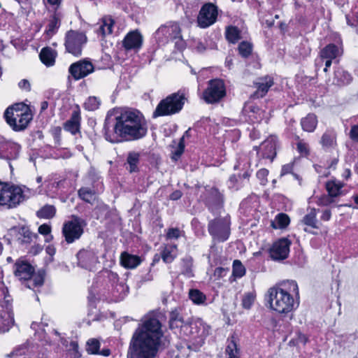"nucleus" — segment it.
Here are the masks:
<instances>
[{"mask_svg": "<svg viewBox=\"0 0 358 358\" xmlns=\"http://www.w3.org/2000/svg\"><path fill=\"white\" fill-rule=\"evenodd\" d=\"M105 139L111 143L136 141L148 132V121L142 112L132 108H122L110 122L104 123Z\"/></svg>", "mask_w": 358, "mask_h": 358, "instance_id": "nucleus-1", "label": "nucleus"}, {"mask_svg": "<svg viewBox=\"0 0 358 358\" xmlns=\"http://www.w3.org/2000/svg\"><path fill=\"white\" fill-rule=\"evenodd\" d=\"M160 321L154 317L145 320L133 333L127 358H155L164 336Z\"/></svg>", "mask_w": 358, "mask_h": 358, "instance_id": "nucleus-2", "label": "nucleus"}, {"mask_svg": "<svg viewBox=\"0 0 358 358\" xmlns=\"http://www.w3.org/2000/svg\"><path fill=\"white\" fill-rule=\"evenodd\" d=\"M268 301L270 308L279 314L292 313L299 304V290L296 281L287 280L279 286L268 289Z\"/></svg>", "mask_w": 358, "mask_h": 358, "instance_id": "nucleus-3", "label": "nucleus"}, {"mask_svg": "<svg viewBox=\"0 0 358 358\" xmlns=\"http://www.w3.org/2000/svg\"><path fill=\"white\" fill-rule=\"evenodd\" d=\"M33 117L30 106L24 102L15 103L8 106L3 113L6 122L17 132L26 129Z\"/></svg>", "mask_w": 358, "mask_h": 358, "instance_id": "nucleus-4", "label": "nucleus"}, {"mask_svg": "<svg viewBox=\"0 0 358 358\" xmlns=\"http://www.w3.org/2000/svg\"><path fill=\"white\" fill-rule=\"evenodd\" d=\"M188 96L185 90H179L162 99L157 105L152 117L171 116L179 113L184 108Z\"/></svg>", "mask_w": 358, "mask_h": 358, "instance_id": "nucleus-5", "label": "nucleus"}, {"mask_svg": "<svg viewBox=\"0 0 358 358\" xmlns=\"http://www.w3.org/2000/svg\"><path fill=\"white\" fill-rule=\"evenodd\" d=\"M24 199V191L20 186L0 180V206L14 208Z\"/></svg>", "mask_w": 358, "mask_h": 358, "instance_id": "nucleus-6", "label": "nucleus"}, {"mask_svg": "<svg viewBox=\"0 0 358 358\" xmlns=\"http://www.w3.org/2000/svg\"><path fill=\"white\" fill-rule=\"evenodd\" d=\"M87 41V36L85 31L73 29L67 31L65 34L64 43L66 52L75 57H80Z\"/></svg>", "mask_w": 358, "mask_h": 358, "instance_id": "nucleus-7", "label": "nucleus"}, {"mask_svg": "<svg viewBox=\"0 0 358 358\" xmlns=\"http://www.w3.org/2000/svg\"><path fill=\"white\" fill-rule=\"evenodd\" d=\"M85 220L77 215H72L70 220L65 221L62 225V234L67 244L78 241L84 234Z\"/></svg>", "mask_w": 358, "mask_h": 358, "instance_id": "nucleus-8", "label": "nucleus"}, {"mask_svg": "<svg viewBox=\"0 0 358 358\" xmlns=\"http://www.w3.org/2000/svg\"><path fill=\"white\" fill-rule=\"evenodd\" d=\"M230 225L229 217H217L208 222V231L214 241L223 243L229 238L231 234Z\"/></svg>", "mask_w": 358, "mask_h": 358, "instance_id": "nucleus-9", "label": "nucleus"}, {"mask_svg": "<svg viewBox=\"0 0 358 358\" xmlns=\"http://www.w3.org/2000/svg\"><path fill=\"white\" fill-rule=\"evenodd\" d=\"M227 95L224 81L221 78L208 80L207 87L202 93V99L208 104L219 103Z\"/></svg>", "mask_w": 358, "mask_h": 358, "instance_id": "nucleus-10", "label": "nucleus"}, {"mask_svg": "<svg viewBox=\"0 0 358 358\" xmlns=\"http://www.w3.org/2000/svg\"><path fill=\"white\" fill-rule=\"evenodd\" d=\"M218 7L215 3L207 2L202 5L197 17V26L201 29H206L214 24L218 17Z\"/></svg>", "mask_w": 358, "mask_h": 358, "instance_id": "nucleus-11", "label": "nucleus"}, {"mask_svg": "<svg viewBox=\"0 0 358 358\" xmlns=\"http://www.w3.org/2000/svg\"><path fill=\"white\" fill-rule=\"evenodd\" d=\"M190 326L191 319L185 320L181 307H176L169 312V327L171 330L187 336V331Z\"/></svg>", "mask_w": 358, "mask_h": 358, "instance_id": "nucleus-12", "label": "nucleus"}, {"mask_svg": "<svg viewBox=\"0 0 358 358\" xmlns=\"http://www.w3.org/2000/svg\"><path fill=\"white\" fill-rule=\"evenodd\" d=\"M292 241L287 237H282L275 241L270 248L268 254L273 261H282L289 257Z\"/></svg>", "mask_w": 358, "mask_h": 358, "instance_id": "nucleus-13", "label": "nucleus"}, {"mask_svg": "<svg viewBox=\"0 0 358 358\" xmlns=\"http://www.w3.org/2000/svg\"><path fill=\"white\" fill-rule=\"evenodd\" d=\"M94 71V66L89 58H84L72 63L69 73L75 80L83 79Z\"/></svg>", "mask_w": 358, "mask_h": 358, "instance_id": "nucleus-14", "label": "nucleus"}, {"mask_svg": "<svg viewBox=\"0 0 358 358\" xmlns=\"http://www.w3.org/2000/svg\"><path fill=\"white\" fill-rule=\"evenodd\" d=\"M206 191L207 194L203 202L208 210L214 213L215 211L222 208L224 202V195L220 192L218 188L212 187L209 189H206Z\"/></svg>", "mask_w": 358, "mask_h": 358, "instance_id": "nucleus-15", "label": "nucleus"}, {"mask_svg": "<svg viewBox=\"0 0 358 358\" xmlns=\"http://www.w3.org/2000/svg\"><path fill=\"white\" fill-rule=\"evenodd\" d=\"M35 268L27 260L18 259L13 266V273L23 284L31 280L34 274Z\"/></svg>", "mask_w": 358, "mask_h": 358, "instance_id": "nucleus-16", "label": "nucleus"}, {"mask_svg": "<svg viewBox=\"0 0 358 358\" xmlns=\"http://www.w3.org/2000/svg\"><path fill=\"white\" fill-rule=\"evenodd\" d=\"M20 148L19 144L0 136V159L8 162L16 159L19 156Z\"/></svg>", "mask_w": 358, "mask_h": 358, "instance_id": "nucleus-17", "label": "nucleus"}, {"mask_svg": "<svg viewBox=\"0 0 358 358\" xmlns=\"http://www.w3.org/2000/svg\"><path fill=\"white\" fill-rule=\"evenodd\" d=\"M81 111L79 105L76 104L71 113V117L63 124L64 131L76 136L81 133Z\"/></svg>", "mask_w": 358, "mask_h": 358, "instance_id": "nucleus-18", "label": "nucleus"}, {"mask_svg": "<svg viewBox=\"0 0 358 358\" xmlns=\"http://www.w3.org/2000/svg\"><path fill=\"white\" fill-rule=\"evenodd\" d=\"M210 329V326L201 318H198L194 322L191 319V326L187 331V336L199 338L201 346L204 343V340L209 335Z\"/></svg>", "mask_w": 358, "mask_h": 358, "instance_id": "nucleus-19", "label": "nucleus"}, {"mask_svg": "<svg viewBox=\"0 0 358 358\" xmlns=\"http://www.w3.org/2000/svg\"><path fill=\"white\" fill-rule=\"evenodd\" d=\"M143 38L138 29L129 31L124 37L122 45L126 51H138L143 46Z\"/></svg>", "mask_w": 358, "mask_h": 358, "instance_id": "nucleus-20", "label": "nucleus"}, {"mask_svg": "<svg viewBox=\"0 0 358 358\" xmlns=\"http://www.w3.org/2000/svg\"><path fill=\"white\" fill-rule=\"evenodd\" d=\"M274 85V78L270 75H266L257 78L253 83L256 90L252 94L254 98H263L268 93L270 88Z\"/></svg>", "mask_w": 358, "mask_h": 358, "instance_id": "nucleus-21", "label": "nucleus"}, {"mask_svg": "<svg viewBox=\"0 0 358 358\" xmlns=\"http://www.w3.org/2000/svg\"><path fill=\"white\" fill-rule=\"evenodd\" d=\"M157 34H162L167 41H173L181 38V29L178 22H169L162 25L157 31Z\"/></svg>", "mask_w": 358, "mask_h": 358, "instance_id": "nucleus-22", "label": "nucleus"}, {"mask_svg": "<svg viewBox=\"0 0 358 358\" xmlns=\"http://www.w3.org/2000/svg\"><path fill=\"white\" fill-rule=\"evenodd\" d=\"M278 143V136L270 135L262 143V158L273 162L277 155L276 148Z\"/></svg>", "mask_w": 358, "mask_h": 358, "instance_id": "nucleus-23", "label": "nucleus"}, {"mask_svg": "<svg viewBox=\"0 0 358 358\" xmlns=\"http://www.w3.org/2000/svg\"><path fill=\"white\" fill-rule=\"evenodd\" d=\"M245 120L250 124L259 123L263 119L264 111L255 103H246L243 109Z\"/></svg>", "mask_w": 358, "mask_h": 358, "instance_id": "nucleus-24", "label": "nucleus"}, {"mask_svg": "<svg viewBox=\"0 0 358 358\" xmlns=\"http://www.w3.org/2000/svg\"><path fill=\"white\" fill-rule=\"evenodd\" d=\"M320 144L325 151L338 150L337 133L333 128H328L322 134Z\"/></svg>", "mask_w": 358, "mask_h": 358, "instance_id": "nucleus-25", "label": "nucleus"}, {"mask_svg": "<svg viewBox=\"0 0 358 358\" xmlns=\"http://www.w3.org/2000/svg\"><path fill=\"white\" fill-rule=\"evenodd\" d=\"M76 258L78 265L85 269H91L92 266L97 261V257L93 250L84 248L78 252Z\"/></svg>", "mask_w": 358, "mask_h": 358, "instance_id": "nucleus-26", "label": "nucleus"}, {"mask_svg": "<svg viewBox=\"0 0 358 358\" xmlns=\"http://www.w3.org/2000/svg\"><path fill=\"white\" fill-rule=\"evenodd\" d=\"M352 81V76L341 67H337L334 71L332 85L343 87L348 85Z\"/></svg>", "mask_w": 358, "mask_h": 358, "instance_id": "nucleus-27", "label": "nucleus"}, {"mask_svg": "<svg viewBox=\"0 0 358 358\" xmlns=\"http://www.w3.org/2000/svg\"><path fill=\"white\" fill-rule=\"evenodd\" d=\"M120 262L121 266L124 268L134 269L141 264L142 259L138 255H132L128 252L124 251L120 255Z\"/></svg>", "mask_w": 358, "mask_h": 358, "instance_id": "nucleus-28", "label": "nucleus"}, {"mask_svg": "<svg viewBox=\"0 0 358 358\" xmlns=\"http://www.w3.org/2000/svg\"><path fill=\"white\" fill-rule=\"evenodd\" d=\"M38 238L37 234L32 232L26 225L20 227L17 234V241L20 245L30 244Z\"/></svg>", "mask_w": 358, "mask_h": 358, "instance_id": "nucleus-29", "label": "nucleus"}, {"mask_svg": "<svg viewBox=\"0 0 358 358\" xmlns=\"http://www.w3.org/2000/svg\"><path fill=\"white\" fill-rule=\"evenodd\" d=\"M39 59L47 67L53 66L56 62L57 52L49 46L43 48L39 52Z\"/></svg>", "mask_w": 358, "mask_h": 358, "instance_id": "nucleus-30", "label": "nucleus"}, {"mask_svg": "<svg viewBox=\"0 0 358 358\" xmlns=\"http://www.w3.org/2000/svg\"><path fill=\"white\" fill-rule=\"evenodd\" d=\"M318 124V117L314 113H309L300 120L301 129L308 133L314 132Z\"/></svg>", "mask_w": 358, "mask_h": 358, "instance_id": "nucleus-31", "label": "nucleus"}, {"mask_svg": "<svg viewBox=\"0 0 358 358\" xmlns=\"http://www.w3.org/2000/svg\"><path fill=\"white\" fill-rule=\"evenodd\" d=\"M57 10L55 9L53 14L50 16L45 30V35L49 38L52 37L57 34L61 25L60 14Z\"/></svg>", "mask_w": 358, "mask_h": 358, "instance_id": "nucleus-32", "label": "nucleus"}, {"mask_svg": "<svg viewBox=\"0 0 358 358\" xmlns=\"http://www.w3.org/2000/svg\"><path fill=\"white\" fill-rule=\"evenodd\" d=\"M141 154L136 151L129 152L127 157L126 164L127 166L126 169L130 173L139 172V163H140Z\"/></svg>", "mask_w": 358, "mask_h": 358, "instance_id": "nucleus-33", "label": "nucleus"}, {"mask_svg": "<svg viewBox=\"0 0 358 358\" xmlns=\"http://www.w3.org/2000/svg\"><path fill=\"white\" fill-rule=\"evenodd\" d=\"M101 24L96 30V34L105 37L107 34L113 33V27L115 24V20L110 15H105L101 19Z\"/></svg>", "mask_w": 358, "mask_h": 358, "instance_id": "nucleus-34", "label": "nucleus"}, {"mask_svg": "<svg viewBox=\"0 0 358 358\" xmlns=\"http://www.w3.org/2000/svg\"><path fill=\"white\" fill-rule=\"evenodd\" d=\"M344 185L343 182L330 180L326 182L325 189L327 192V194L334 199V198L341 195L342 188Z\"/></svg>", "mask_w": 358, "mask_h": 358, "instance_id": "nucleus-35", "label": "nucleus"}, {"mask_svg": "<svg viewBox=\"0 0 358 358\" xmlns=\"http://www.w3.org/2000/svg\"><path fill=\"white\" fill-rule=\"evenodd\" d=\"M224 36L229 43L236 44L242 38L241 30L236 26H227Z\"/></svg>", "mask_w": 358, "mask_h": 358, "instance_id": "nucleus-36", "label": "nucleus"}, {"mask_svg": "<svg viewBox=\"0 0 358 358\" xmlns=\"http://www.w3.org/2000/svg\"><path fill=\"white\" fill-rule=\"evenodd\" d=\"M339 55V48L334 43H329L322 48L319 56L322 60L324 59H335Z\"/></svg>", "mask_w": 358, "mask_h": 358, "instance_id": "nucleus-37", "label": "nucleus"}, {"mask_svg": "<svg viewBox=\"0 0 358 358\" xmlns=\"http://www.w3.org/2000/svg\"><path fill=\"white\" fill-rule=\"evenodd\" d=\"M45 272L44 270H38L36 273L34 271L32 278L27 282L25 286L30 289L41 287L45 282Z\"/></svg>", "mask_w": 358, "mask_h": 358, "instance_id": "nucleus-38", "label": "nucleus"}, {"mask_svg": "<svg viewBox=\"0 0 358 358\" xmlns=\"http://www.w3.org/2000/svg\"><path fill=\"white\" fill-rule=\"evenodd\" d=\"M319 209L311 208L309 212L303 217L301 222L312 229H318L320 226L317 220V214Z\"/></svg>", "mask_w": 358, "mask_h": 358, "instance_id": "nucleus-39", "label": "nucleus"}, {"mask_svg": "<svg viewBox=\"0 0 358 358\" xmlns=\"http://www.w3.org/2000/svg\"><path fill=\"white\" fill-rule=\"evenodd\" d=\"M177 250V245H166L162 250L160 255L163 262L166 264L172 263L176 258V255L173 254V250Z\"/></svg>", "mask_w": 358, "mask_h": 358, "instance_id": "nucleus-40", "label": "nucleus"}, {"mask_svg": "<svg viewBox=\"0 0 358 358\" xmlns=\"http://www.w3.org/2000/svg\"><path fill=\"white\" fill-rule=\"evenodd\" d=\"M78 196L86 203L92 204L96 199L94 190L89 187H82L78 191Z\"/></svg>", "mask_w": 358, "mask_h": 358, "instance_id": "nucleus-41", "label": "nucleus"}, {"mask_svg": "<svg viewBox=\"0 0 358 358\" xmlns=\"http://www.w3.org/2000/svg\"><path fill=\"white\" fill-rule=\"evenodd\" d=\"M55 207L48 204L43 206L36 212L37 217L43 219H52L55 216Z\"/></svg>", "mask_w": 358, "mask_h": 358, "instance_id": "nucleus-42", "label": "nucleus"}, {"mask_svg": "<svg viewBox=\"0 0 358 358\" xmlns=\"http://www.w3.org/2000/svg\"><path fill=\"white\" fill-rule=\"evenodd\" d=\"M275 221L277 222V225L274 222H272L271 227L273 229L279 228L282 229L287 228L289 226L290 223V218L286 213H280L275 216Z\"/></svg>", "mask_w": 358, "mask_h": 358, "instance_id": "nucleus-43", "label": "nucleus"}, {"mask_svg": "<svg viewBox=\"0 0 358 358\" xmlns=\"http://www.w3.org/2000/svg\"><path fill=\"white\" fill-rule=\"evenodd\" d=\"M253 45L247 41H241L238 46L239 55L244 59L248 58L252 53Z\"/></svg>", "mask_w": 358, "mask_h": 358, "instance_id": "nucleus-44", "label": "nucleus"}, {"mask_svg": "<svg viewBox=\"0 0 358 358\" xmlns=\"http://www.w3.org/2000/svg\"><path fill=\"white\" fill-rule=\"evenodd\" d=\"M246 273V269L241 261L235 259L232 264V276L234 278H241Z\"/></svg>", "mask_w": 358, "mask_h": 358, "instance_id": "nucleus-45", "label": "nucleus"}, {"mask_svg": "<svg viewBox=\"0 0 358 358\" xmlns=\"http://www.w3.org/2000/svg\"><path fill=\"white\" fill-rule=\"evenodd\" d=\"M189 297L191 301L196 305L203 304L206 301V296L199 289H190Z\"/></svg>", "mask_w": 358, "mask_h": 358, "instance_id": "nucleus-46", "label": "nucleus"}, {"mask_svg": "<svg viewBox=\"0 0 358 358\" xmlns=\"http://www.w3.org/2000/svg\"><path fill=\"white\" fill-rule=\"evenodd\" d=\"M225 353L228 355V358H240V349L234 339L229 341L225 349Z\"/></svg>", "mask_w": 358, "mask_h": 358, "instance_id": "nucleus-47", "label": "nucleus"}, {"mask_svg": "<svg viewBox=\"0 0 358 358\" xmlns=\"http://www.w3.org/2000/svg\"><path fill=\"white\" fill-rule=\"evenodd\" d=\"M294 139L298 142L296 143V150L301 157H307L310 155V149L308 143L304 142L303 139H301L299 136L296 135Z\"/></svg>", "mask_w": 358, "mask_h": 358, "instance_id": "nucleus-48", "label": "nucleus"}, {"mask_svg": "<svg viewBox=\"0 0 358 358\" xmlns=\"http://www.w3.org/2000/svg\"><path fill=\"white\" fill-rule=\"evenodd\" d=\"M100 100L96 96H89L83 103V108L88 111H94L99 108Z\"/></svg>", "mask_w": 358, "mask_h": 358, "instance_id": "nucleus-49", "label": "nucleus"}, {"mask_svg": "<svg viewBox=\"0 0 358 358\" xmlns=\"http://www.w3.org/2000/svg\"><path fill=\"white\" fill-rule=\"evenodd\" d=\"M86 350L89 354H99L100 350V342L96 338H91L88 340L87 342Z\"/></svg>", "mask_w": 358, "mask_h": 358, "instance_id": "nucleus-50", "label": "nucleus"}, {"mask_svg": "<svg viewBox=\"0 0 358 358\" xmlns=\"http://www.w3.org/2000/svg\"><path fill=\"white\" fill-rule=\"evenodd\" d=\"M255 294L252 292L245 293L241 301L242 306L245 309H250L255 300Z\"/></svg>", "mask_w": 358, "mask_h": 358, "instance_id": "nucleus-51", "label": "nucleus"}, {"mask_svg": "<svg viewBox=\"0 0 358 358\" xmlns=\"http://www.w3.org/2000/svg\"><path fill=\"white\" fill-rule=\"evenodd\" d=\"M335 152L332 153V155L326 160L325 166L328 169L335 170L339 162V153L338 150H335Z\"/></svg>", "mask_w": 358, "mask_h": 358, "instance_id": "nucleus-52", "label": "nucleus"}, {"mask_svg": "<svg viewBox=\"0 0 358 358\" xmlns=\"http://www.w3.org/2000/svg\"><path fill=\"white\" fill-rule=\"evenodd\" d=\"M269 171L267 169L262 168L257 171L256 176L257 179L259 180V183L261 185L265 186L268 183L267 177L268 176Z\"/></svg>", "mask_w": 358, "mask_h": 358, "instance_id": "nucleus-53", "label": "nucleus"}, {"mask_svg": "<svg viewBox=\"0 0 358 358\" xmlns=\"http://www.w3.org/2000/svg\"><path fill=\"white\" fill-rule=\"evenodd\" d=\"M50 134L53 137L55 145H60L62 141V127H54L50 129Z\"/></svg>", "mask_w": 358, "mask_h": 358, "instance_id": "nucleus-54", "label": "nucleus"}, {"mask_svg": "<svg viewBox=\"0 0 358 358\" xmlns=\"http://www.w3.org/2000/svg\"><path fill=\"white\" fill-rule=\"evenodd\" d=\"M334 201V199L329 194H322L318 197L316 203L319 206H328Z\"/></svg>", "mask_w": 358, "mask_h": 358, "instance_id": "nucleus-55", "label": "nucleus"}, {"mask_svg": "<svg viewBox=\"0 0 358 358\" xmlns=\"http://www.w3.org/2000/svg\"><path fill=\"white\" fill-rule=\"evenodd\" d=\"M180 236V230L178 227L169 228L166 234V238L167 240L178 239Z\"/></svg>", "mask_w": 358, "mask_h": 358, "instance_id": "nucleus-56", "label": "nucleus"}, {"mask_svg": "<svg viewBox=\"0 0 358 358\" xmlns=\"http://www.w3.org/2000/svg\"><path fill=\"white\" fill-rule=\"evenodd\" d=\"M294 162H291V163H288V164L282 165L281 167V171H280V176H284L289 174V173L292 174L293 171H294Z\"/></svg>", "mask_w": 358, "mask_h": 358, "instance_id": "nucleus-57", "label": "nucleus"}, {"mask_svg": "<svg viewBox=\"0 0 358 358\" xmlns=\"http://www.w3.org/2000/svg\"><path fill=\"white\" fill-rule=\"evenodd\" d=\"M229 268L217 267L214 270L213 275L216 279L219 280L224 277L227 275V273L229 271Z\"/></svg>", "mask_w": 358, "mask_h": 358, "instance_id": "nucleus-58", "label": "nucleus"}, {"mask_svg": "<svg viewBox=\"0 0 358 358\" xmlns=\"http://www.w3.org/2000/svg\"><path fill=\"white\" fill-rule=\"evenodd\" d=\"M349 136L352 141L358 143V124L351 126Z\"/></svg>", "mask_w": 358, "mask_h": 358, "instance_id": "nucleus-59", "label": "nucleus"}, {"mask_svg": "<svg viewBox=\"0 0 358 358\" xmlns=\"http://www.w3.org/2000/svg\"><path fill=\"white\" fill-rule=\"evenodd\" d=\"M38 233L47 236L51 233V227L48 224H43L38 227Z\"/></svg>", "mask_w": 358, "mask_h": 358, "instance_id": "nucleus-60", "label": "nucleus"}, {"mask_svg": "<svg viewBox=\"0 0 358 358\" xmlns=\"http://www.w3.org/2000/svg\"><path fill=\"white\" fill-rule=\"evenodd\" d=\"M185 151V148L178 146L176 150L172 153L171 159L173 161H178Z\"/></svg>", "mask_w": 358, "mask_h": 358, "instance_id": "nucleus-61", "label": "nucleus"}, {"mask_svg": "<svg viewBox=\"0 0 358 358\" xmlns=\"http://www.w3.org/2000/svg\"><path fill=\"white\" fill-rule=\"evenodd\" d=\"M331 210L330 209H325L322 212L320 220L324 222L329 221L331 218Z\"/></svg>", "mask_w": 358, "mask_h": 358, "instance_id": "nucleus-62", "label": "nucleus"}, {"mask_svg": "<svg viewBox=\"0 0 358 358\" xmlns=\"http://www.w3.org/2000/svg\"><path fill=\"white\" fill-rule=\"evenodd\" d=\"M107 278H108V280L110 282H112L113 285L117 283L119 281V276H118L117 273H116L113 271H108Z\"/></svg>", "mask_w": 358, "mask_h": 358, "instance_id": "nucleus-63", "label": "nucleus"}, {"mask_svg": "<svg viewBox=\"0 0 358 358\" xmlns=\"http://www.w3.org/2000/svg\"><path fill=\"white\" fill-rule=\"evenodd\" d=\"M18 86L20 89L24 90L27 92H29L31 90V85L29 80L27 79L21 80L18 83Z\"/></svg>", "mask_w": 358, "mask_h": 358, "instance_id": "nucleus-64", "label": "nucleus"}]
</instances>
